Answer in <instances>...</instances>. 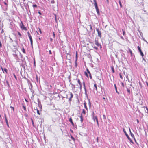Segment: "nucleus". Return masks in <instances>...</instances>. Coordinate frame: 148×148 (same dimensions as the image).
<instances>
[{
    "instance_id": "1",
    "label": "nucleus",
    "mask_w": 148,
    "mask_h": 148,
    "mask_svg": "<svg viewBox=\"0 0 148 148\" xmlns=\"http://www.w3.org/2000/svg\"><path fill=\"white\" fill-rule=\"evenodd\" d=\"M95 44L97 45L98 47H99L100 48H102L101 45L98 42V40L95 39L94 41Z\"/></svg>"
},
{
    "instance_id": "2",
    "label": "nucleus",
    "mask_w": 148,
    "mask_h": 148,
    "mask_svg": "<svg viewBox=\"0 0 148 148\" xmlns=\"http://www.w3.org/2000/svg\"><path fill=\"white\" fill-rule=\"evenodd\" d=\"M27 33L28 36L29 38V39H30L31 45L32 47L33 40H32V37L31 35H30V34L29 32H27Z\"/></svg>"
},
{
    "instance_id": "3",
    "label": "nucleus",
    "mask_w": 148,
    "mask_h": 148,
    "mask_svg": "<svg viewBox=\"0 0 148 148\" xmlns=\"http://www.w3.org/2000/svg\"><path fill=\"white\" fill-rule=\"evenodd\" d=\"M94 5L95 6V9H96V11L97 12V14L98 15L99 14V10L98 7V6L97 5V3H94Z\"/></svg>"
},
{
    "instance_id": "4",
    "label": "nucleus",
    "mask_w": 148,
    "mask_h": 148,
    "mask_svg": "<svg viewBox=\"0 0 148 148\" xmlns=\"http://www.w3.org/2000/svg\"><path fill=\"white\" fill-rule=\"evenodd\" d=\"M123 132H124V133H125V135L127 137V138L130 141V142H132V140L129 137L128 134L127 133L125 130L124 129H123Z\"/></svg>"
},
{
    "instance_id": "5",
    "label": "nucleus",
    "mask_w": 148,
    "mask_h": 148,
    "mask_svg": "<svg viewBox=\"0 0 148 148\" xmlns=\"http://www.w3.org/2000/svg\"><path fill=\"white\" fill-rule=\"evenodd\" d=\"M135 3L138 5H140L141 3H142L143 0H135Z\"/></svg>"
},
{
    "instance_id": "6",
    "label": "nucleus",
    "mask_w": 148,
    "mask_h": 148,
    "mask_svg": "<svg viewBox=\"0 0 148 148\" xmlns=\"http://www.w3.org/2000/svg\"><path fill=\"white\" fill-rule=\"evenodd\" d=\"M69 95H70V97L69 98V101L70 102L71 101V99L73 97V95L72 92H69Z\"/></svg>"
},
{
    "instance_id": "7",
    "label": "nucleus",
    "mask_w": 148,
    "mask_h": 148,
    "mask_svg": "<svg viewBox=\"0 0 148 148\" xmlns=\"http://www.w3.org/2000/svg\"><path fill=\"white\" fill-rule=\"evenodd\" d=\"M137 48L139 51V52L140 53L141 55L142 56V57H143L144 56V54L141 50L140 47L139 46H138Z\"/></svg>"
},
{
    "instance_id": "8",
    "label": "nucleus",
    "mask_w": 148,
    "mask_h": 148,
    "mask_svg": "<svg viewBox=\"0 0 148 148\" xmlns=\"http://www.w3.org/2000/svg\"><path fill=\"white\" fill-rule=\"evenodd\" d=\"M96 31L97 32L98 36L100 38H101V31L98 29H96Z\"/></svg>"
},
{
    "instance_id": "9",
    "label": "nucleus",
    "mask_w": 148,
    "mask_h": 148,
    "mask_svg": "<svg viewBox=\"0 0 148 148\" xmlns=\"http://www.w3.org/2000/svg\"><path fill=\"white\" fill-rule=\"evenodd\" d=\"M22 24L20 25L22 29L24 30H27L26 28L24 26V25L23 24L22 22H21Z\"/></svg>"
},
{
    "instance_id": "10",
    "label": "nucleus",
    "mask_w": 148,
    "mask_h": 148,
    "mask_svg": "<svg viewBox=\"0 0 148 148\" xmlns=\"http://www.w3.org/2000/svg\"><path fill=\"white\" fill-rule=\"evenodd\" d=\"M93 119L94 120V121L95 122V121H96V122L98 125H99V123H98V119L97 118V116H93Z\"/></svg>"
},
{
    "instance_id": "11",
    "label": "nucleus",
    "mask_w": 148,
    "mask_h": 148,
    "mask_svg": "<svg viewBox=\"0 0 148 148\" xmlns=\"http://www.w3.org/2000/svg\"><path fill=\"white\" fill-rule=\"evenodd\" d=\"M77 82L79 84V85H80V89L81 90L82 89V83L81 82H80V81L79 79H78L77 80Z\"/></svg>"
},
{
    "instance_id": "12",
    "label": "nucleus",
    "mask_w": 148,
    "mask_h": 148,
    "mask_svg": "<svg viewBox=\"0 0 148 148\" xmlns=\"http://www.w3.org/2000/svg\"><path fill=\"white\" fill-rule=\"evenodd\" d=\"M87 72H88V73L89 75L90 78V79H92V76H91V73H90V71H89V70L88 69H87Z\"/></svg>"
},
{
    "instance_id": "13",
    "label": "nucleus",
    "mask_w": 148,
    "mask_h": 148,
    "mask_svg": "<svg viewBox=\"0 0 148 148\" xmlns=\"http://www.w3.org/2000/svg\"><path fill=\"white\" fill-rule=\"evenodd\" d=\"M129 130H130V135H131V136L132 137V138H134V140H135L134 135L131 132V130H130V129L129 127Z\"/></svg>"
},
{
    "instance_id": "14",
    "label": "nucleus",
    "mask_w": 148,
    "mask_h": 148,
    "mask_svg": "<svg viewBox=\"0 0 148 148\" xmlns=\"http://www.w3.org/2000/svg\"><path fill=\"white\" fill-rule=\"evenodd\" d=\"M1 69L2 71H3V72L4 73V71H5L6 74H7V69L6 68H4L3 69L2 67H1Z\"/></svg>"
},
{
    "instance_id": "15",
    "label": "nucleus",
    "mask_w": 148,
    "mask_h": 148,
    "mask_svg": "<svg viewBox=\"0 0 148 148\" xmlns=\"http://www.w3.org/2000/svg\"><path fill=\"white\" fill-rule=\"evenodd\" d=\"M13 56L16 58V59L18 61V60L17 59V58H18V56H17V55L15 53H13Z\"/></svg>"
},
{
    "instance_id": "16",
    "label": "nucleus",
    "mask_w": 148,
    "mask_h": 148,
    "mask_svg": "<svg viewBox=\"0 0 148 148\" xmlns=\"http://www.w3.org/2000/svg\"><path fill=\"white\" fill-rule=\"evenodd\" d=\"M69 121L71 123V124L73 126H74V124L72 121V119L71 118H70L69 120Z\"/></svg>"
},
{
    "instance_id": "17",
    "label": "nucleus",
    "mask_w": 148,
    "mask_h": 148,
    "mask_svg": "<svg viewBox=\"0 0 148 148\" xmlns=\"http://www.w3.org/2000/svg\"><path fill=\"white\" fill-rule=\"evenodd\" d=\"M87 28H89L91 31L92 30V26L91 25H88V26Z\"/></svg>"
},
{
    "instance_id": "18",
    "label": "nucleus",
    "mask_w": 148,
    "mask_h": 148,
    "mask_svg": "<svg viewBox=\"0 0 148 148\" xmlns=\"http://www.w3.org/2000/svg\"><path fill=\"white\" fill-rule=\"evenodd\" d=\"M77 59H76L75 61V67H77Z\"/></svg>"
},
{
    "instance_id": "19",
    "label": "nucleus",
    "mask_w": 148,
    "mask_h": 148,
    "mask_svg": "<svg viewBox=\"0 0 148 148\" xmlns=\"http://www.w3.org/2000/svg\"><path fill=\"white\" fill-rule=\"evenodd\" d=\"M94 86L95 88H94L93 90H95L96 91H97V84H94Z\"/></svg>"
},
{
    "instance_id": "20",
    "label": "nucleus",
    "mask_w": 148,
    "mask_h": 148,
    "mask_svg": "<svg viewBox=\"0 0 148 148\" xmlns=\"http://www.w3.org/2000/svg\"><path fill=\"white\" fill-rule=\"evenodd\" d=\"M80 121L81 122V123H82L83 121V117L82 116V114L80 116Z\"/></svg>"
},
{
    "instance_id": "21",
    "label": "nucleus",
    "mask_w": 148,
    "mask_h": 148,
    "mask_svg": "<svg viewBox=\"0 0 148 148\" xmlns=\"http://www.w3.org/2000/svg\"><path fill=\"white\" fill-rule=\"evenodd\" d=\"M84 107H85V108L86 110H88V108L87 107V106H86V102H85L84 103Z\"/></svg>"
},
{
    "instance_id": "22",
    "label": "nucleus",
    "mask_w": 148,
    "mask_h": 148,
    "mask_svg": "<svg viewBox=\"0 0 148 148\" xmlns=\"http://www.w3.org/2000/svg\"><path fill=\"white\" fill-rule=\"evenodd\" d=\"M119 3L120 5L121 8H122L123 6H122V4L121 2V1L120 0H119Z\"/></svg>"
},
{
    "instance_id": "23",
    "label": "nucleus",
    "mask_w": 148,
    "mask_h": 148,
    "mask_svg": "<svg viewBox=\"0 0 148 148\" xmlns=\"http://www.w3.org/2000/svg\"><path fill=\"white\" fill-rule=\"evenodd\" d=\"M114 86H115V88L116 92H117L118 94H119V93L118 92V91L117 90V87L116 86V84H114Z\"/></svg>"
},
{
    "instance_id": "24",
    "label": "nucleus",
    "mask_w": 148,
    "mask_h": 148,
    "mask_svg": "<svg viewBox=\"0 0 148 148\" xmlns=\"http://www.w3.org/2000/svg\"><path fill=\"white\" fill-rule=\"evenodd\" d=\"M83 86H84V90L86 89V86H85V82H83Z\"/></svg>"
},
{
    "instance_id": "25",
    "label": "nucleus",
    "mask_w": 148,
    "mask_h": 148,
    "mask_svg": "<svg viewBox=\"0 0 148 148\" xmlns=\"http://www.w3.org/2000/svg\"><path fill=\"white\" fill-rule=\"evenodd\" d=\"M5 121L7 126L8 127H9V125L8 124V122L7 119H6Z\"/></svg>"
},
{
    "instance_id": "26",
    "label": "nucleus",
    "mask_w": 148,
    "mask_h": 148,
    "mask_svg": "<svg viewBox=\"0 0 148 148\" xmlns=\"http://www.w3.org/2000/svg\"><path fill=\"white\" fill-rule=\"evenodd\" d=\"M22 52L24 53H25V49L23 47L22 49Z\"/></svg>"
},
{
    "instance_id": "27",
    "label": "nucleus",
    "mask_w": 148,
    "mask_h": 148,
    "mask_svg": "<svg viewBox=\"0 0 148 148\" xmlns=\"http://www.w3.org/2000/svg\"><path fill=\"white\" fill-rule=\"evenodd\" d=\"M111 69H112V72L113 73H114L115 72L114 70V69L113 67L112 66L111 67Z\"/></svg>"
},
{
    "instance_id": "28",
    "label": "nucleus",
    "mask_w": 148,
    "mask_h": 148,
    "mask_svg": "<svg viewBox=\"0 0 148 148\" xmlns=\"http://www.w3.org/2000/svg\"><path fill=\"white\" fill-rule=\"evenodd\" d=\"M23 107L25 111H26V109L25 106L23 104Z\"/></svg>"
},
{
    "instance_id": "29",
    "label": "nucleus",
    "mask_w": 148,
    "mask_h": 148,
    "mask_svg": "<svg viewBox=\"0 0 148 148\" xmlns=\"http://www.w3.org/2000/svg\"><path fill=\"white\" fill-rule=\"evenodd\" d=\"M127 92H128L129 94L130 93V90L129 88H127Z\"/></svg>"
},
{
    "instance_id": "30",
    "label": "nucleus",
    "mask_w": 148,
    "mask_h": 148,
    "mask_svg": "<svg viewBox=\"0 0 148 148\" xmlns=\"http://www.w3.org/2000/svg\"><path fill=\"white\" fill-rule=\"evenodd\" d=\"M17 33H18V34L20 36V37L21 38V33H20V32L18 31Z\"/></svg>"
},
{
    "instance_id": "31",
    "label": "nucleus",
    "mask_w": 148,
    "mask_h": 148,
    "mask_svg": "<svg viewBox=\"0 0 148 148\" xmlns=\"http://www.w3.org/2000/svg\"><path fill=\"white\" fill-rule=\"evenodd\" d=\"M85 90V94L86 96H87V90L86 89L84 90Z\"/></svg>"
},
{
    "instance_id": "32",
    "label": "nucleus",
    "mask_w": 148,
    "mask_h": 148,
    "mask_svg": "<svg viewBox=\"0 0 148 148\" xmlns=\"http://www.w3.org/2000/svg\"><path fill=\"white\" fill-rule=\"evenodd\" d=\"M82 113H83L84 114H85V110L84 109L83 110Z\"/></svg>"
},
{
    "instance_id": "33",
    "label": "nucleus",
    "mask_w": 148,
    "mask_h": 148,
    "mask_svg": "<svg viewBox=\"0 0 148 148\" xmlns=\"http://www.w3.org/2000/svg\"><path fill=\"white\" fill-rule=\"evenodd\" d=\"M10 107L11 108H12V109L13 111L14 112V107H12V106H10Z\"/></svg>"
},
{
    "instance_id": "34",
    "label": "nucleus",
    "mask_w": 148,
    "mask_h": 148,
    "mask_svg": "<svg viewBox=\"0 0 148 148\" xmlns=\"http://www.w3.org/2000/svg\"><path fill=\"white\" fill-rule=\"evenodd\" d=\"M71 138L73 141H74L75 140L74 138L71 136Z\"/></svg>"
},
{
    "instance_id": "35",
    "label": "nucleus",
    "mask_w": 148,
    "mask_h": 148,
    "mask_svg": "<svg viewBox=\"0 0 148 148\" xmlns=\"http://www.w3.org/2000/svg\"><path fill=\"white\" fill-rule=\"evenodd\" d=\"M93 48L95 49L96 50H97L98 49V48L95 46H94L93 47Z\"/></svg>"
},
{
    "instance_id": "36",
    "label": "nucleus",
    "mask_w": 148,
    "mask_h": 148,
    "mask_svg": "<svg viewBox=\"0 0 148 148\" xmlns=\"http://www.w3.org/2000/svg\"><path fill=\"white\" fill-rule=\"evenodd\" d=\"M33 7H37V5L36 4H34V5H33Z\"/></svg>"
},
{
    "instance_id": "37",
    "label": "nucleus",
    "mask_w": 148,
    "mask_h": 148,
    "mask_svg": "<svg viewBox=\"0 0 148 148\" xmlns=\"http://www.w3.org/2000/svg\"><path fill=\"white\" fill-rule=\"evenodd\" d=\"M103 119H106V116H105V115L104 114H103Z\"/></svg>"
},
{
    "instance_id": "38",
    "label": "nucleus",
    "mask_w": 148,
    "mask_h": 148,
    "mask_svg": "<svg viewBox=\"0 0 148 148\" xmlns=\"http://www.w3.org/2000/svg\"><path fill=\"white\" fill-rule=\"evenodd\" d=\"M53 36L54 38H55V33H54V32H53Z\"/></svg>"
},
{
    "instance_id": "39",
    "label": "nucleus",
    "mask_w": 148,
    "mask_h": 148,
    "mask_svg": "<svg viewBox=\"0 0 148 148\" xmlns=\"http://www.w3.org/2000/svg\"><path fill=\"white\" fill-rule=\"evenodd\" d=\"M75 57H76V59H77V52H76Z\"/></svg>"
},
{
    "instance_id": "40",
    "label": "nucleus",
    "mask_w": 148,
    "mask_h": 148,
    "mask_svg": "<svg viewBox=\"0 0 148 148\" xmlns=\"http://www.w3.org/2000/svg\"><path fill=\"white\" fill-rule=\"evenodd\" d=\"M6 83H7V85H8V86H9V82H8V81H6Z\"/></svg>"
},
{
    "instance_id": "41",
    "label": "nucleus",
    "mask_w": 148,
    "mask_h": 148,
    "mask_svg": "<svg viewBox=\"0 0 148 148\" xmlns=\"http://www.w3.org/2000/svg\"><path fill=\"white\" fill-rule=\"evenodd\" d=\"M31 119V120H32V124L33 125H34V122H33V119H32V118Z\"/></svg>"
},
{
    "instance_id": "42",
    "label": "nucleus",
    "mask_w": 148,
    "mask_h": 148,
    "mask_svg": "<svg viewBox=\"0 0 148 148\" xmlns=\"http://www.w3.org/2000/svg\"><path fill=\"white\" fill-rule=\"evenodd\" d=\"M119 75H120V77L121 78V79H123V77L120 74H119Z\"/></svg>"
},
{
    "instance_id": "43",
    "label": "nucleus",
    "mask_w": 148,
    "mask_h": 148,
    "mask_svg": "<svg viewBox=\"0 0 148 148\" xmlns=\"http://www.w3.org/2000/svg\"><path fill=\"white\" fill-rule=\"evenodd\" d=\"M4 4L5 5H6V7L7 8V3H6L5 2H4Z\"/></svg>"
},
{
    "instance_id": "44",
    "label": "nucleus",
    "mask_w": 148,
    "mask_h": 148,
    "mask_svg": "<svg viewBox=\"0 0 148 148\" xmlns=\"http://www.w3.org/2000/svg\"><path fill=\"white\" fill-rule=\"evenodd\" d=\"M49 53L50 54H52V53H51V50H49Z\"/></svg>"
},
{
    "instance_id": "45",
    "label": "nucleus",
    "mask_w": 148,
    "mask_h": 148,
    "mask_svg": "<svg viewBox=\"0 0 148 148\" xmlns=\"http://www.w3.org/2000/svg\"><path fill=\"white\" fill-rule=\"evenodd\" d=\"M85 74L86 76L88 77V75L86 72H85Z\"/></svg>"
},
{
    "instance_id": "46",
    "label": "nucleus",
    "mask_w": 148,
    "mask_h": 148,
    "mask_svg": "<svg viewBox=\"0 0 148 148\" xmlns=\"http://www.w3.org/2000/svg\"><path fill=\"white\" fill-rule=\"evenodd\" d=\"M37 113L38 114H40L39 111L38 110H37Z\"/></svg>"
},
{
    "instance_id": "47",
    "label": "nucleus",
    "mask_w": 148,
    "mask_h": 148,
    "mask_svg": "<svg viewBox=\"0 0 148 148\" xmlns=\"http://www.w3.org/2000/svg\"><path fill=\"white\" fill-rule=\"evenodd\" d=\"M123 35H125V32L124 31H123Z\"/></svg>"
},
{
    "instance_id": "48",
    "label": "nucleus",
    "mask_w": 148,
    "mask_h": 148,
    "mask_svg": "<svg viewBox=\"0 0 148 148\" xmlns=\"http://www.w3.org/2000/svg\"><path fill=\"white\" fill-rule=\"evenodd\" d=\"M19 53H20V55L21 56V58H22V56H23L21 54V53L20 52H19Z\"/></svg>"
},
{
    "instance_id": "49",
    "label": "nucleus",
    "mask_w": 148,
    "mask_h": 148,
    "mask_svg": "<svg viewBox=\"0 0 148 148\" xmlns=\"http://www.w3.org/2000/svg\"><path fill=\"white\" fill-rule=\"evenodd\" d=\"M13 75H14V77L16 78V76L15 75V74H13Z\"/></svg>"
},
{
    "instance_id": "50",
    "label": "nucleus",
    "mask_w": 148,
    "mask_h": 148,
    "mask_svg": "<svg viewBox=\"0 0 148 148\" xmlns=\"http://www.w3.org/2000/svg\"><path fill=\"white\" fill-rule=\"evenodd\" d=\"M30 84L31 86V87H29V88L30 89H31V88H32V84L31 83H30Z\"/></svg>"
},
{
    "instance_id": "51",
    "label": "nucleus",
    "mask_w": 148,
    "mask_h": 148,
    "mask_svg": "<svg viewBox=\"0 0 148 148\" xmlns=\"http://www.w3.org/2000/svg\"><path fill=\"white\" fill-rule=\"evenodd\" d=\"M10 40L12 41V42H13V40L12 39V38L10 37H9Z\"/></svg>"
},
{
    "instance_id": "52",
    "label": "nucleus",
    "mask_w": 148,
    "mask_h": 148,
    "mask_svg": "<svg viewBox=\"0 0 148 148\" xmlns=\"http://www.w3.org/2000/svg\"><path fill=\"white\" fill-rule=\"evenodd\" d=\"M97 141V142H98V138L97 137L96 139Z\"/></svg>"
},
{
    "instance_id": "53",
    "label": "nucleus",
    "mask_w": 148,
    "mask_h": 148,
    "mask_svg": "<svg viewBox=\"0 0 148 148\" xmlns=\"http://www.w3.org/2000/svg\"><path fill=\"white\" fill-rule=\"evenodd\" d=\"M130 53L131 54H132V51L131 50H130Z\"/></svg>"
},
{
    "instance_id": "54",
    "label": "nucleus",
    "mask_w": 148,
    "mask_h": 148,
    "mask_svg": "<svg viewBox=\"0 0 148 148\" xmlns=\"http://www.w3.org/2000/svg\"><path fill=\"white\" fill-rule=\"evenodd\" d=\"M93 0L94 1V3H97L96 0Z\"/></svg>"
},
{
    "instance_id": "55",
    "label": "nucleus",
    "mask_w": 148,
    "mask_h": 148,
    "mask_svg": "<svg viewBox=\"0 0 148 148\" xmlns=\"http://www.w3.org/2000/svg\"><path fill=\"white\" fill-rule=\"evenodd\" d=\"M39 31H40V33L41 34L42 33V32L41 31V30L39 28Z\"/></svg>"
},
{
    "instance_id": "56",
    "label": "nucleus",
    "mask_w": 148,
    "mask_h": 148,
    "mask_svg": "<svg viewBox=\"0 0 148 148\" xmlns=\"http://www.w3.org/2000/svg\"><path fill=\"white\" fill-rule=\"evenodd\" d=\"M121 39H122L123 40H124V39L123 37L122 36H121Z\"/></svg>"
},
{
    "instance_id": "57",
    "label": "nucleus",
    "mask_w": 148,
    "mask_h": 148,
    "mask_svg": "<svg viewBox=\"0 0 148 148\" xmlns=\"http://www.w3.org/2000/svg\"><path fill=\"white\" fill-rule=\"evenodd\" d=\"M89 104L90 106H91V103H90V102L89 100Z\"/></svg>"
},
{
    "instance_id": "58",
    "label": "nucleus",
    "mask_w": 148,
    "mask_h": 148,
    "mask_svg": "<svg viewBox=\"0 0 148 148\" xmlns=\"http://www.w3.org/2000/svg\"><path fill=\"white\" fill-rule=\"evenodd\" d=\"M38 13H39L40 15H41V13L40 12H39V11L38 12Z\"/></svg>"
},
{
    "instance_id": "59",
    "label": "nucleus",
    "mask_w": 148,
    "mask_h": 148,
    "mask_svg": "<svg viewBox=\"0 0 148 148\" xmlns=\"http://www.w3.org/2000/svg\"><path fill=\"white\" fill-rule=\"evenodd\" d=\"M137 121L138 123H139V120L138 119H137Z\"/></svg>"
},
{
    "instance_id": "60",
    "label": "nucleus",
    "mask_w": 148,
    "mask_h": 148,
    "mask_svg": "<svg viewBox=\"0 0 148 148\" xmlns=\"http://www.w3.org/2000/svg\"><path fill=\"white\" fill-rule=\"evenodd\" d=\"M5 120H6V119H7V118L6 117V116L5 114Z\"/></svg>"
},
{
    "instance_id": "61",
    "label": "nucleus",
    "mask_w": 148,
    "mask_h": 148,
    "mask_svg": "<svg viewBox=\"0 0 148 148\" xmlns=\"http://www.w3.org/2000/svg\"><path fill=\"white\" fill-rule=\"evenodd\" d=\"M50 40L51 41H52L53 40V39L51 38H50Z\"/></svg>"
},
{
    "instance_id": "62",
    "label": "nucleus",
    "mask_w": 148,
    "mask_h": 148,
    "mask_svg": "<svg viewBox=\"0 0 148 148\" xmlns=\"http://www.w3.org/2000/svg\"><path fill=\"white\" fill-rule=\"evenodd\" d=\"M146 110H147L148 112V108L147 107H146Z\"/></svg>"
},
{
    "instance_id": "63",
    "label": "nucleus",
    "mask_w": 148,
    "mask_h": 148,
    "mask_svg": "<svg viewBox=\"0 0 148 148\" xmlns=\"http://www.w3.org/2000/svg\"><path fill=\"white\" fill-rule=\"evenodd\" d=\"M51 3H54V1H52L51 2Z\"/></svg>"
},
{
    "instance_id": "64",
    "label": "nucleus",
    "mask_w": 148,
    "mask_h": 148,
    "mask_svg": "<svg viewBox=\"0 0 148 148\" xmlns=\"http://www.w3.org/2000/svg\"><path fill=\"white\" fill-rule=\"evenodd\" d=\"M34 65L35 66V61H34Z\"/></svg>"
}]
</instances>
